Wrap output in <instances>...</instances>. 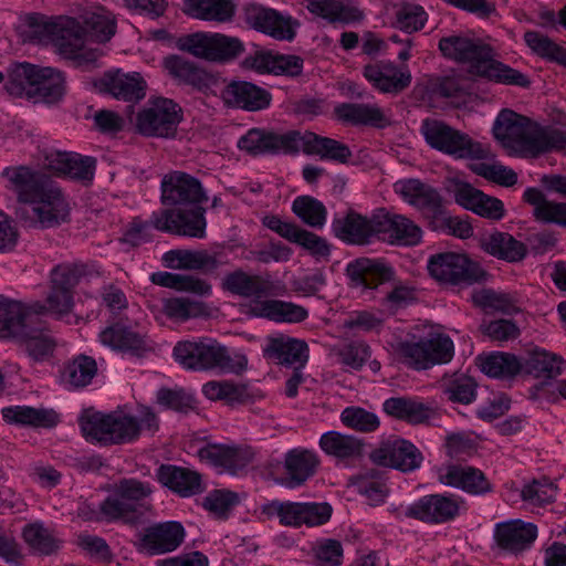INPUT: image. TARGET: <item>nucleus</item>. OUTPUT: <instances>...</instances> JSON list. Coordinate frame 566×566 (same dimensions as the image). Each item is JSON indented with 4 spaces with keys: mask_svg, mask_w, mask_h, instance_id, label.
<instances>
[{
    "mask_svg": "<svg viewBox=\"0 0 566 566\" xmlns=\"http://www.w3.org/2000/svg\"><path fill=\"white\" fill-rule=\"evenodd\" d=\"M80 426L87 441L111 446L134 442L145 432L154 434L159 420L149 407L142 406L136 415L124 409L108 413L86 410L80 418Z\"/></svg>",
    "mask_w": 566,
    "mask_h": 566,
    "instance_id": "obj_1",
    "label": "nucleus"
},
{
    "mask_svg": "<svg viewBox=\"0 0 566 566\" xmlns=\"http://www.w3.org/2000/svg\"><path fill=\"white\" fill-rule=\"evenodd\" d=\"M437 479L446 486L459 489L473 495H481L491 491V484L483 472L469 465H442L437 470Z\"/></svg>",
    "mask_w": 566,
    "mask_h": 566,
    "instance_id": "obj_25",
    "label": "nucleus"
},
{
    "mask_svg": "<svg viewBox=\"0 0 566 566\" xmlns=\"http://www.w3.org/2000/svg\"><path fill=\"white\" fill-rule=\"evenodd\" d=\"M318 446L326 455L334 458L337 464L344 467H350L364 453V442L359 438L338 431L323 433Z\"/></svg>",
    "mask_w": 566,
    "mask_h": 566,
    "instance_id": "obj_30",
    "label": "nucleus"
},
{
    "mask_svg": "<svg viewBox=\"0 0 566 566\" xmlns=\"http://www.w3.org/2000/svg\"><path fill=\"white\" fill-rule=\"evenodd\" d=\"M216 154L229 160H241L244 156L260 157L268 155H296L300 150L308 156H315L323 161L354 164L356 158L346 144H213Z\"/></svg>",
    "mask_w": 566,
    "mask_h": 566,
    "instance_id": "obj_5",
    "label": "nucleus"
},
{
    "mask_svg": "<svg viewBox=\"0 0 566 566\" xmlns=\"http://www.w3.org/2000/svg\"><path fill=\"white\" fill-rule=\"evenodd\" d=\"M558 492L557 480L539 476L523 485L521 496L531 506H545L555 502Z\"/></svg>",
    "mask_w": 566,
    "mask_h": 566,
    "instance_id": "obj_52",
    "label": "nucleus"
},
{
    "mask_svg": "<svg viewBox=\"0 0 566 566\" xmlns=\"http://www.w3.org/2000/svg\"><path fill=\"white\" fill-rule=\"evenodd\" d=\"M66 75L63 71L38 65L31 99L33 103L56 104L66 94Z\"/></svg>",
    "mask_w": 566,
    "mask_h": 566,
    "instance_id": "obj_33",
    "label": "nucleus"
},
{
    "mask_svg": "<svg viewBox=\"0 0 566 566\" xmlns=\"http://www.w3.org/2000/svg\"><path fill=\"white\" fill-rule=\"evenodd\" d=\"M526 369L538 379H554L563 374L566 367L564 358L544 348H535L528 353Z\"/></svg>",
    "mask_w": 566,
    "mask_h": 566,
    "instance_id": "obj_43",
    "label": "nucleus"
},
{
    "mask_svg": "<svg viewBox=\"0 0 566 566\" xmlns=\"http://www.w3.org/2000/svg\"><path fill=\"white\" fill-rule=\"evenodd\" d=\"M421 229L410 219L391 216V244L416 245L421 240Z\"/></svg>",
    "mask_w": 566,
    "mask_h": 566,
    "instance_id": "obj_63",
    "label": "nucleus"
},
{
    "mask_svg": "<svg viewBox=\"0 0 566 566\" xmlns=\"http://www.w3.org/2000/svg\"><path fill=\"white\" fill-rule=\"evenodd\" d=\"M203 395L210 400H224L228 403H244L252 399L249 387L228 380H211L202 386Z\"/></svg>",
    "mask_w": 566,
    "mask_h": 566,
    "instance_id": "obj_51",
    "label": "nucleus"
},
{
    "mask_svg": "<svg viewBox=\"0 0 566 566\" xmlns=\"http://www.w3.org/2000/svg\"><path fill=\"white\" fill-rule=\"evenodd\" d=\"M439 50L444 57L465 64L473 75L504 85L528 87L531 84L525 74L493 59L490 48L469 36H444L439 41Z\"/></svg>",
    "mask_w": 566,
    "mask_h": 566,
    "instance_id": "obj_3",
    "label": "nucleus"
},
{
    "mask_svg": "<svg viewBox=\"0 0 566 566\" xmlns=\"http://www.w3.org/2000/svg\"><path fill=\"white\" fill-rule=\"evenodd\" d=\"M421 462L422 454L413 443L401 438L391 440V469L411 472L420 468Z\"/></svg>",
    "mask_w": 566,
    "mask_h": 566,
    "instance_id": "obj_58",
    "label": "nucleus"
},
{
    "mask_svg": "<svg viewBox=\"0 0 566 566\" xmlns=\"http://www.w3.org/2000/svg\"><path fill=\"white\" fill-rule=\"evenodd\" d=\"M496 142H558L551 126L542 125L511 108H502L492 125Z\"/></svg>",
    "mask_w": 566,
    "mask_h": 566,
    "instance_id": "obj_14",
    "label": "nucleus"
},
{
    "mask_svg": "<svg viewBox=\"0 0 566 566\" xmlns=\"http://www.w3.org/2000/svg\"><path fill=\"white\" fill-rule=\"evenodd\" d=\"M263 354L277 364L295 366V369H298L308 359V347L304 340L279 335L268 339Z\"/></svg>",
    "mask_w": 566,
    "mask_h": 566,
    "instance_id": "obj_31",
    "label": "nucleus"
},
{
    "mask_svg": "<svg viewBox=\"0 0 566 566\" xmlns=\"http://www.w3.org/2000/svg\"><path fill=\"white\" fill-rule=\"evenodd\" d=\"M459 511L458 496L432 494L422 496L412 503L407 513L420 521L439 524L453 520Z\"/></svg>",
    "mask_w": 566,
    "mask_h": 566,
    "instance_id": "obj_24",
    "label": "nucleus"
},
{
    "mask_svg": "<svg viewBox=\"0 0 566 566\" xmlns=\"http://www.w3.org/2000/svg\"><path fill=\"white\" fill-rule=\"evenodd\" d=\"M293 212L312 228L321 229L326 223L327 210L325 206L312 197H297L292 205Z\"/></svg>",
    "mask_w": 566,
    "mask_h": 566,
    "instance_id": "obj_60",
    "label": "nucleus"
},
{
    "mask_svg": "<svg viewBox=\"0 0 566 566\" xmlns=\"http://www.w3.org/2000/svg\"><path fill=\"white\" fill-rule=\"evenodd\" d=\"M36 70L38 64L29 62L12 63L7 69V80L3 85L4 91L13 98L30 101Z\"/></svg>",
    "mask_w": 566,
    "mask_h": 566,
    "instance_id": "obj_41",
    "label": "nucleus"
},
{
    "mask_svg": "<svg viewBox=\"0 0 566 566\" xmlns=\"http://www.w3.org/2000/svg\"><path fill=\"white\" fill-rule=\"evenodd\" d=\"M85 274L82 264H59L51 271V291L46 297V312L67 323L77 322L73 315V289Z\"/></svg>",
    "mask_w": 566,
    "mask_h": 566,
    "instance_id": "obj_13",
    "label": "nucleus"
},
{
    "mask_svg": "<svg viewBox=\"0 0 566 566\" xmlns=\"http://www.w3.org/2000/svg\"><path fill=\"white\" fill-rule=\"evenodd\" d=\"M222 289L239 296L263 300L271 294L272 284L266 277L237 270L223 277Z\"/></svg>",
    "mask_w": 566,
    "mask_h": 566,
    "instance_id": "obj_36",
    "label": "nucleus"
},
{
    "mask_svg": "<svg viewBox=\"0 0 566 566\" xmlns=\"http://www.w3.org/2000/svg\"><path fill=\"white\" fill-rule=\"evenodd\" d=\"M1 176L23 205L46 182L36 170L25 165L6 167Z\"/></svg>",
    "mask_w": 566,
    "mask_h": 566,
    "instance_id": "obj_39",
    "label": "nucleus"
},
{
    "mask_svg": "<svg viewBox=\"0 0 566 566\" xmlns=\"http://www.w3.org/2000/svg\"><path fill=\"white\" fill-rule=\"evenodd\" d=\"M395 359L416 369L423 370L434 365L449 363L454 355L452 339L446 334H433L428 339H416L410 333L396 336L391 342Z\"/></svg>",
    "mask_w": 566,
    "mask_h": 566,
    "instance_id": "obj_7",
    "label": "nucleus"
},
{
    "mask_svg": "<svg viewBox=\"0 0 566 566\" xmlns=\"http://www.w3.org/2000/svg\"><path fill=\"white\" fill-rule=\"evenodd\" d=\"M247 307L249 315L275 323L296 324L308 317V311L304 306L282 300H251Z\"/></svg>",
    "mask_w": 566,
    "mask_h": 566,
    "instance_id": "obj_29",
    "label": "nucleus"
},
{
    "mask_svg": "<svg viewBox=\"0 0 566 566\" xmlns=\"http://www.w3.org/2000/svg\"><path fill=\"white\" fill-rule=\"evenodd\" d=\"M22 538L30 551L36 555H51L61 547V541L55 532L45 526L43 522L28 523L22 528Z\"/></svg>",
    "mask_w": 566,
    "mask_h": 566,
    "instance_id": "obj_42",
    "label": "nucleus"
},
{
    "mask_svg": "<svg viewBox=\"0 0 566 566\" xmlns=\"http://www.w3.org/2000/svg\"><path fill=\"white\" fill-rule=\"evenodd\" d=\"M343 555L342 543L334 538H319L312 546L315 566H340Z\"/></svg>",
    "mask_w": 566,
    "mask_h": 566,
    "instance_id": "obj_62",
    "label": "nucleus"
},
{
    "mask_svg": "<svg viewBox=\"0 0 566 566\" xmlns=\"http://www.w3.org/2000/svg\"><path fill=\"white\" fill-rule=\"evenodd\" d=\"M430 275L441 284L460 286L486 281L488 273L467 254L455 252L438 253L428 261Z\"/></svg>",
    "mask_w": 566,
    "mask_h": 566,
    "instance_id": "obj_11",
    "label": "nucleus"
},
{
    "mask_svg": "<svg viewBox=\"0 0 566 566\" xmlns=\"http://www.w3.org/2000/svg\"><path fill=\"white\" fill-rule=\"evenodd\" d=\"M306 9L317 18L331 23H350L361 18V13L336 0H306Z\"/></svg>",
    "mask_w": 566,
    "mask_h": 566,
    "instance_id": "obj_47",
    "label": "nucleus"
},
{
    "mask_svg": "<svg viewBox=\"0 0 566 566\" xmlns=\"http://www.w3.org/2000/svg\"><path fill=\"white\" fill-rule=\"evenodd\" d=\"M436 415L433 407L419 398L391 397V417L410 424L429 422Z\"/></svg>",
    "mask_w": 566,
    "mask_h": 566,
    "instance_id": "obj_44",
    "label": "nucleus"
},
{
    "mask_svg": "<svg viewBox=\"0 0 566 566\" xmlns=\"http://www.w3.org/2000/svg\"><path fill=\"white\" fill-rule=\"evenodd\" d=\"M96 373L95 359L86 355H78L65 366L62 379L70 388H83L91 384Z\"/></svg>",
    "mask_w": 566,
    "mask_h": 566,
    "instance_id": "obj_55",
    "label": "nucleus"
},
{
    "mask_svg": "<svg viewBox=\"0 0 566 566\" xmlns=\"http://www.w3.org/2000/svg\"><path fill=\"white\" fill-rule=\"evenodd\" d=\"M185 538V530L178 522H165L147 527L136 544L139 553L155 556L177 549Z\"/></svg>",
    "mask_w": 566,
    "mask_h": 566,
    "instance_id": "obj_19",
    "label": "nucleus"
},
{
    "mask_svg": "<svg viewBox=\"0 0 566 566\" xmlns=\"http://www.w3.org/2000/svg\"><path fill=\"white\" fill-rule=\"evenodd\" d=\"M223 98L230 105L251 112L264 109L271 102L266 90L244 81L230 83L223 91Z\"/></svg>",
    "mask_w": 566,
    "mask_h": 566,
    "instance_id": "obj_34",
    "label": "nucleus"
},
{
    "mask_svg": "<svg viewBox=\"0 0 566 566\" xmlns=\"http://www.w3.org/2000/svg\"><path fill=\"white\" fill-rule=\"evenodd\" d=\"M95 86L114 98L125 102H138L146 95V82L137 72L124 73L122 70L105 72Z\"/></svg>",
    "mask_w": 566,
    "mask_h": 566,
    "instance_id": "obj_23",
    "label": "nucleus"
},
{
    "mask_svg": "<svg viewBox=\"0 0 566 566\" xmlns=\"http://www.w3.org/2000/svg\"><path fill=\"white\" fill-rule=\"evenodd\" d=\"M163 312L174 321L184 322L192 317L208 315V307L200 301L174 297L163 301Z\"/></svg>",
    "mask_w": 566,
    "mask_h": 566,
    "instance_id": "obj_59",
    "label": "nucleus"
},
{
    "mask_svg": "<svg viewBox=\"0 0 566 566\" xmlns=\"http://www.w3.org/2000/svg\"><path fill=\"white\" fill-rule=\"evenodd\" d=\"M4 422L19 427L52 428L59 422L53 410L30 406H9L1 409Z\"/></svg>",
    "mask_w": 566,
    "mask_h": 566,
    "instance_id": "obj_40",
    "label": "nucleus"
},
{
    "mask_svg": "<svg viewBox=\"0 0 566 566\" xmlns=\"http://www.w3.org/2000/svg\"><path fill=\"white\" fill-rule=\"evenodd\" d=\"M482 245L488 253L510 262L522 260L526 251L522 242L502 232L489 235Z\"/></svg>",
    "mask_w": 566,
    "mask_h": 566,
    "instance_id": "obj_54",
    "label": "nucleus"
},
{
    "mask_svg": "<svg viewBox=\"0 0 566 566\" xmlns=\"http://www.w3.org/2000/svg\"><path fill=\"white\" fill-rule=\"evenodd\" d=\"M335 114L339 119L354 125L380 127L385 122L381 109L373 104H339L335 107Z\"/></svg>",
    "mask_w": 566,
    "mask_h": 566,
    "instance_id": "obj_48",
    "label": "nucleus"
},
{
    "mask_svg": "<svg viewBox=\"0 0 566 566\" xmlns=\"http://www.w3.org/2000/svg\"><path fill=\"white\" fill-rule=\"evenodd\" d=\"M253 451L245 446L229 443H209L198 451L200 461L216 468L220 472L237 474L249 465Z\"/></svg>",
    "mask_w": 566,
    "mask_h": 566,
    "instance_id": "obj_18",
    "label": "nucleus"
},
{
    "mask_svg": "<svg viewBox=\"0 0 566 566\" xmlns=\"http://www.w3.org/2000/svg\"><path fill=\"white\" fill-rule=\"evenodd\" d=\"M36 312H46L44 304L39 302L27 305L0 295V337L17 338L29 323H36Z\"/></svg>",
    "mask_w": 566,
    "mask_h": 566,
    "instance_id": "obj_22",
    "label": "nucleus"
},
{
    "mask_svg": "<svg viewBox=\"0 0 566 566\" xmlns=\"http://www.w3.org/2000/svg\"><path fill=\"white\" fill-rule=\"evenodd\" d=\"M99 340L103 345L123 352H139L145 347L142 335L119 324L102 331Z\"/></svg>",
    "mask_w": 566,
    "mask_h": 566,
    "instance_id": "obj_53",
    "label": "nucleus"
},
{
    "mask_svg": "<svg viewBox=\"0 0 566 566\" xmlns=\"http://www.w3.org/2000/svg\"><path fill=\"white\" fill-rule=\"evenodd\" d=\"M340 421L347 428L360 432L375 431L380 421L378 417L360 407H347L340 413Z\"/></svg>",
    "mask_w": 566,
    "mask_h": 566,
    "instance_id": "obj_64",
    "label": "nucleus"
},
{
    "mask_svg": "<svg viewBox=\"0 0 566 566\" xmlns=\"http://www.w3.org/2000/svg\"><path fill=\"white\" fill-rule=\"evenodd\" d=\"M82 20L90 35L98 43H105L116 32L114 14L103 7H92L82 14Z\"/></svg>",
    "mask_w": 566,
    "mask_h": 566,
    "instance_id": "obj_46",
    "label": "nucleus"
},
{
    "mask_svg": "<svg viewBox=\"0 0 566 566\" xmlns=\"http://www.w3.org/2000/svg\"><path fill=\"white\" fill-rule=\"evenodd\" d=\"M181 119V108L172 99L150 97L137 113L135 128L147 138H172Z\"/></svg>",
    "mask_w": 566,
    "mask_h": 566,
    "instance_id": "obj_12",
    "label": "nucleus"
},
{
    "mask_svg": "<svg viewBox=\"0 0 566 566\" xmlns=\"http://www.w3.org/2000/svg\"><path fill=\"white\" fill-rule=\"evenodd\" d=\"M331 229L333 234L349 245H369L382 240L389 232V211L385 208L374 210L370 217L349 210L335 217Z\"/></svg>",
    "mask_w": 566,
    "mask_h": 566,
    "instance_id": "obj_8",
    "label": "nucleus"
},
{
    "mask_svg": "<svg viewBox=\"0 0 566 566\" xmlns=\"http://www.w3.org/2000/svg\"><path fill=\"white\" fill-rule=\"evenodd\" d=\"M321 459L315 451L301 447L289 450L283 460V484L289 489L304 485L316 474Z\"/></svg>",
    "mask_w": 566,
    "mask_h": 566,
    "instance_id": "obj_26",
    "label": "nucleus"
},
{
    "mask_svg": "<svg viewBox=\"0 0 566 566\" xmlns=\"http://www.w3.org/2000/svg\"><path fill=\"white\" fill-rule=\"evenodd\" d=\"M176 46L197 59L218 63L232 61L244 51V44L239 38L205 31L179 36Z\"/></svg>",
    "mask_w": 566,
    "mask_h": 566,
    "instance_id": "obj_9",
    "label": "nucleus"
},
{
    "mask_svg": "<svg viewBox=\"0 0 566 566\" xmlns=\"http://www.w3.org/2000/svg\"><path fill=\"white\" fill-rule=\"evenodd\" d=\"M394 25L405 33H413L423 29L428 21V13L415 0H397L392 3Z\"/></svg>",
    "mask_w": 566,
    "mask_h": 566,
    "instance_id": "obj_45",
    "label": "nucleus"
},
{
    "mask_svg": "<svg viewBox=\"0 0 566 566\" xmlns=\"http://www.w3.org/2000/svg\"><path fill=\"white\" fill-rule=\"evenodd\" d=\"M153 485L137 479H122L99 504V513L106 522L137 523L150 511L148 499Z\"/></svg>",
    "mask_w": 566,
    "mask_h": 566,
    "instance_id": "obj_6",
    "label": "nucleus"
},
{
    "mask_svg": "<svg viewBox=\"0 0 566 566\" xmlns=\"http://www.w3.org/2000/svg\"><path fill=\"white\" fill-rule=\"evenodd\" d=\"M269 514L276 516L280 524L290 527L321 526L327 523L333 509L326 502H281L272 501L268 509Z\"/></svg>",
    "mask_w": 566,
    "mask_h": 566,
    "instance_id": "obj_16",
    "label": "nucleus"
},
{
    "mask_svg": "<svg viewBox=\"0 0 566 566\" xmlns=\"http://www.w3.org/2000/svg\"><path fill=\"white\" fill-rule=\"evenodd\" d=\"M150 281L159 286L190 292L200 296H208L211 294V285L205 280L193 275L155 272L150 275Z\"/></svg>",
    "mask_w": 566,
    "mask_h": 566,
    "instance_id": "obj_50",
    "label": "nucleus"
},
{
    "mask_svg": "<svg viewBox=\"0 0 566 566\" xmlns=\"http://www.w3.org/2000/svg\"><path fill=\"white\" fill-rule=\"evenodd\" d=\"M158 481L182 497L201 492V478L190 469L176 465H160L157 470Z\"/></svg>",
    "mask_w": 566,
    "mask_h": 566,
    "instance_id": "obj_38",
    "label": "nucleus"
},
{
    "mask_svg": "<svg viewBox=\"0 0 566 566\" xmlns=\"http://www.w3.org/2000/svg\"><path fill=\"white\" fill-rule=\"evenodd\" d=\"M190 209L159 210L150 216L149 223L157 230L203 239L206 237L207 221L205 210L199 205L190 206Z\"/></svg>",
    "mask_w": 566,
    "mask_h": 566,
    "instance_id": "obj_17",
    "label": "nucleus"
},
{
    "mask_svg": "<svg viewBox=\"0 0 566 566\" xmlns=\"http://www.w3.org/2000/svg\"><path fill=\"white\" fill-rule=\"evenodd\" d=\"M348 286L360 295L373 297V292L389 277V270L377 259L358 258L350 261L345 270Z\"/></svg>",
    "mask_w": 566,
    "mask_h": 566,
    "instance_id": "obj_20",
    "label": "nucleus"
},
{
    "mask_svg": "<svg viewBox=\"0 0 566 566\" xmlns=\"http://www.w3.org/2000/svg\"><path fill=\"white\" fill-rule=\"evenodd\" d=\"M537 533V526L534 523L510 520L495 525L494 538L501 549L517 554L533 545Z\"/></svg>",
    "mask_w": 566,
    "mask_h": 566,
    "instance_id": "obj_27",
    "label": "nucleus"
},
{
    "mask_svg": "<svg viewBox=\"0 0 566 566\" xmlns=\"http://www.w3.org/2000/svg\"><path fill=\"white\" fill-rule=\"evenodd\" d=\"M480 367L489 377L509 378L520 373L522 364L512 354L493 353L481 358Z\"/></svg>",
    "mask_w": 566,
    "mask_h": 566,
    "instance_id": "obj_57",
    "label": "nucleus"
},
{
    "mask_svg": "<svg viewBox=\"0 0 566 566\" xmlns=\"http://www.w3.org/2000/svg\"><path fill=\"white\" fill-rule=\"evenodd\" d=\"M28 27L33 41L52 44L60 56L77 66L92 65L102 55L98 49L86 45L84 29L74 18L33 14L28 19Z\"/></svg>",
    "mask_w": 566,
    "mask_h": 566,
    "instance_id": "obj_2",
    "label": "nucleus"
},
{
    "mask_svg": "<svg viewBox=\"0 0 566 566\" xmlns=\"http://www.w3.org/2000/svg\"><path fill=\"white\" fill-rule=\"evenodd\" d=\"M46 312H36V323L27 324L18 339L24 347L25 352L34 361H42L49 358L54 350L55 340L42 319V315Z\"/></svg>",
    "mask_w": 566,
    "mask_h": 566,
    "instance_id": "obj_32",
    "label": "nucleus"
},
{
    "mask_svg": "<svg viewBox=\"0 0 566 566\" xmlns=\"http://www.w3.org/2000/svg\"><path fill=\"white\" fill-rule=\"evenodd\" d=\"M165 266L175 270H205L212 272L227 262L218 254H209L207 251L170 250L163 256Z\"/></svg>",
    "mask_w": 566,
    "mask_h": 566,
    "instance_id": "obj_35",
    "label": "nucleus"
},
{
    "mask_svg": "<svg viewBox=\"0 0 566 566\" xmlns=\"http://www.w3.org/2000/svg\"><path fill=\"white\" fill-rule=\"evenodd\" d=\"M434 149L455 159H469L470 168L476 175L502 187H512L517 182V174L501 164L474 163L489 157V150L481 144H430Z\"/></svg>",
    "mask_w": 566,
    "mask_h": 566,
    "instance_id": "obj_15",
    "label": "nucleus"
},
{
    "mask_svg": "<svg viewBox=\"0 0 566 566\" xmlns=\"http://www.w3.org/2000/svg\"><path fill=\"white\" fill-rule=\"evenodd\" d=\"M387 471L371 469L355 476L352 483L370 505L376 506L384 503L387 497Z\"/></svg>",
    "mask_w": 566,
    "mask_h": 566,
    "instance_id": "obj_49",
    "label": "nucleus"
},
{
    "mask_svg": "<svg viewBox=\"0 0 566 566\" xmlns=\"http://www.w3.org/2000/svg\"><path fill=\"white\" fill-rule=\"evenodd\" d=\"M184 12L197 20L227 23L235 15L233 0H182Z\"/></svg>",
    "mask_w": 566,
    "mask_h": 566,
    "instance_id": "obj_37",
    "label": "nucleus"
},
{
    "mask_svg": "<svg viewBox=\"0 0 566 566\" xmlns=\"http://www.w3.org/2000/svg\"><path fill=\"white\" fill-rule=\"evenodd\" d=\"M238 142H335L329 137H322L315 133L305 130H290L277 134L272 130L251 128L238 137Z\"/></svg>",
    "mask_w": 566,
    "mask_h": 566,
    "instance_id": "obj_56",
    "label": "nucleus"
},
{
    "mask_svg": "<svg viewBox=\"0 0 566 566\" xmlns=\"http://www.w3.org/2000/svg\"><path fill=\"white\" fill-rule=\"evenodd\" d=\"M501 146L509 157L530 161L543 159L554 151L566 154V144H501Z\"/></svg>",
    "mask_w": 566,
    "mask_h": 566,
    "instance_id": "obj_61",
    "label": "nucleus"
},
{
    "mask_svg": "<svg viewBox=\"0 0 566 566\" xmlns=\"http://www.w3.org/2000/svg\"><path fill=\"white\" fill-rule=\"evenodd\" d=\"M175 360L189 370H220L239 374L247 368L248 358L241 353L230 354L227 347L212 338L178 342L172 350Z\"/></svg>",
    "mask_w": 566,
    "mask_h": 566,
    "instance_id": "obj_4",
    "label": "nucleus"
},
{
    "mask_svg": "<svg viewBox=\"0 0 566 566\" xmlns=\"http://www.w3.org/2000/svg\"><path fill=\"white\" fill-rule=\"evenodd\" d=\"M20 213L30 226L53 228L69 219L70 203L61 188L45 182L23 205Z\"/></svg>",
    "mask_w": 566,
    "mask_h": 566,
    "instance_id": "obj_10",
    "label": "nucleus"
},
{
    "mask_svg": "<svg viewBox=\"0 0 566 566\" xmlns=\"http://www.w3.org/2000/svg\"><path fill=\"white\" fill-rule=\"evenodd\" d=\"M160 188L161 202L166 206H192L206 199L200 182L181 171L165 175Z\"/></svg>",
    "mask_w": 566,
    "mask_h": 566,
    "instance_id": "obj_21",
    "label": "nucleus"
},
{
    "mask_svg": "<svg viewBox=\"0 0 566 566\" xmlns=\"http://www.w3.org/2000/svg\"><path fill=\"white\" fill-rule=\"evenodd\" d=\"M245 18L253 29L276 40H292L295 35L291 17L274 9L252 4L245 10Z\"/></svg>",
    "mask_w": 566,
    "mask_h": 566,
    "instance_id": "obj_28",
    "label": "nucleus"
}]
</instances>
